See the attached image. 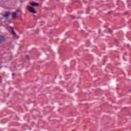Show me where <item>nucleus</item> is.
<instances>
[{"mask_svg": "<svg viewBox=\"0 0 131 131\" xmlns=\"http://www.w3.org/2000/svg\"><path fill=\"white\" fill-rule=\"evenodd\" d=\"M12 19H15L17 17V13L16 12H13L12 14Z\"/></svg>", "mask_w": 131, "mask_h": 131, "instance_id": "5", "label": "nucleus"}, {"mask_svg": "<svg viewBox=\"0 0 131 131\" xmlns=\"http://www.w3.org/2000/svg\"><path fill=\"white\" fill-rule=\"evenodd\" d=\"M4 17H6V18H8V17H9V16H10V13L9 12H6L5 13V14H4Z\"/></svg>", "mask_w": 131, "mask_h": 131, "instance_id": "6", "label": "nucleus"}, {"mask_svg": "<svg viewBox=\"0 0 131 131\" xmlns=\"http://www.w3.org/2000/svg\"><path fill=\"white\" fill-rule=\"evenodd\" d=\"M16 12H21V10H16Z\"/></svg>", "mask_w": 131, "mask_h": 131, "instance_id": "8", "label": "nucleus"}, {"mask_svg": "<svg viewBox=\"0 0 131 131\" xmlns=\"http://www.w3.org/2000/svg\"><path fill=\"white\" fill-rule=\"evenodd\" d=\"M30 5L32 7H38V6H39L38 3H36L35 2H32L30 3Z\"/></svg>", "mask_w": 131, "mask_h": 131, "instance_id": "2", "label": "nucleus"}, {"mask_svg": "<svg viewBox=\"0 0 131 131\" xmlns=\"http://www.w3.org/2000/svg\"><path fill=\"white\" fill-rule=\"evenodd\" d=\"M12 76H15V74L13 73L12 74Z\"/></svg>", "mask_w": 131, "mask_h": 131, "instance_id": "9", "label": "nucleus"}, {"mask_svg": "<svg viewBox=\"0 0 131 131\" xmlns=\"http://www.w3.org/2000/svg\"><path fill=\"white\" fill-rule=\"evenodd\" d=\"M27 10H28L29 12H30V13H33V14L36 13V11L34 10V8H33L31 6H27Z\"/></svg>", "mask_w": 131, "mask_h": 131, "instance_id": "1", "label": "nucleus"}, {"mask_svg": "<svg viewBox=\"0 0 131 131\" xmlns=\"http://www.w3.org/2000/svg\"><path fill=\"white\" fill-rule=\"evenodd\" d=\"M5 41V37L0 36V43H3Z\"/></svg>", "mask_w": 131, "mask_h": 131, "instance_id": "4", "label": "nucleus"}, {"mask_svg": "<svg viewBox=\"0 0 131 131\" xmlns=\"http://www.w3.org/2000/svg\"><path fill=\"white\" fill-rule=\"evenodd\" d=\"M26 59H29V56H28V55H26Z\"/></svg>", "mask_w": 131, "mask_h": 131, "instance_id": "7", "label": "nucleus"}, {"mask_svg": "<svg viewBox=\"0 0 131 131\" xmlns=\"http://www.w3.org/2000/svg\"><path fill=\"white\" fill-rule=\"evenodd\" d=\"M9 28L12 30L11 33L13 34V36H16V33L14 31V28L12 27H9Z\"/></svg>", "mask_w": 131, "mask_h": 131, "instance_id": "3", "label": "nucleus"}]
</instances>
